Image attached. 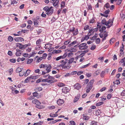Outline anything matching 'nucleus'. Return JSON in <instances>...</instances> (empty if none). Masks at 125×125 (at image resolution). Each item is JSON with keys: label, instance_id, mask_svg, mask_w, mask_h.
Listing matches in <instances>:
<instances>
[{"label": "nucleus", "instance_id": "nucleus-1", "mask_svg": "<svg viewBox=\"0 0 125 125\" xmlns=\"http://www.w3.org/2000/svg\"><path fill=\"white\" fill-rule=\"evenodd\" d=\"M40 68H43V70L42 72V74L44 75L46 73H48L51 71V69L52 68V66L50 65H47L46 64H41L39 66Z\"/></svg>", "mask_w": 125, "mask_h": 125}, {"label": "nucleus", "instance_id": "nucleus-2", "mask_svg": "<svg viewBox=\"0 0 125 125\" xmlns=\"http://www.w3.org/2000/svg\"><path fill=\"white\" fill-rule=\"evenodd\" d=\"M113 20L109 19L108 21L106 22L105 19H103L101 23L107 26V28H109L113 25Z\"/></svg>", "mask_w": 125, "mask_h": 125}, {"label": "nucleus", "instance_id": "nucleus-3", "mask_svg": "<svg viewBox=\"0 0 125 125\" xmlns=\"http://www.w3.org/2000/svg\"><path fill=\"white\" fill-rule=\"evenodd\" d=\"M52 8L53 7L52 6L49 7V6H46L43 8V10L45 11L47 15L50 16L53 14V12L54 10Z\"/></svg>", "mask_w": 125, "mask_h": 125}, {"label": "nucleus", "instance_id": "nucleus-4", "mask_svg": "<svg viewBox=\"0 0 125 125\" xmlns=\"http://www.w3.org/2000/svg\"><path fill=\"white\" fill-rule=\"evenodd\" d=\"M32 102L33 104L36 105V107L39 109H42L45 108V106L41 105V103L37 99L33 100Z\"/></svg>", "mask_w": 125, "mask_h": 125}, {"label": "nucleus", "instance_id": "nucleus-5", "mask_svg": "<svg viewBox=\"0 0 125 125\" xmlns=\"http://www.w3.org/2000/svg\"><path fill=\"white\" fill-rule=\"evenodd\" d=\"M15 44L16 47H18L21 50H23L25 49L29 45L28 44L23 45L19 43H16Z\"/></svg>", "mask_w": 125, "mask_h": 125}, {"label": "nucleus", "instance_id": "nucleus-6", "mask_svg": "<svg viewBox=\"0 0 125 125\" xmlns=\"http://www.w3.org/2000/svg\"><path fill=\"white\" fill-rule=\"evenodd\" d=\"M79 47L80 50H84L87 49L88 48V46L86 43H83L81 44Z\"/></svg>", "mask_w": 125, "mask_h": 125}, {"label": "nucleus", "instance_id": "nucleus-7", "mask_svg": "<svg viewBox=\"0 0 125 125\" xmlns=\"http://www.w3.org/2000/svg\"><path fill=\"white\" fill-rule=\"evenodd\" d=\"M48 83H54L55 82H56L57 81H55L53 77L50 76L49 74L48 75Z\"/></svg>", "mask_w": 125, "mask_h": 125}, {"label": "nucleus", "instance_id": "nucleus-8", "mask_svg": "<svg viewBox=\"0 0 125 125\" xmlns=\"http://www.w3.org/2000/svg\"><path fill=\"white\" fill-rule=\"evenodd\" d=\"M67 53H65L62 56H61L57 57L56 59V60L58 61L60 60L64 59L67 56Z\"/></svg>", "mask_w": 125, "mask_h": 125}, {"label": "nucleus", "instance_id": "nucleus-9", "mask_svg": "<svg viewBox=\"0 0 125 125\" xmlns=\"http://www.w3.org/2000/svg\"><path fill=\"white\" fill-rule=\"evenodd\" d=\"M62 90V92L65 94L69 93L70 91L69 89L66 87H63Z\"/></svg>", "mask_w": 125, "mask_h": 125}, {"label": "nucleus", "instance_id": "nucleus-10", "mask_svg": "<svg viewBox=\"0 0 125 125\" xmlns=\"http://www.w3.org/2000/svg\"><path fill=\"white\" fill-rule=\"evenodd\" d=\"M81 85L78 83H76L74 85V88L77 90H79L81 88Z\"/></svg>", "mask_w": 125, "mask_h": 125}, {"label": "nucleus", "instance_id": "nucleus-11", "mask_svg": "<svg viewBox=\"0 0 125 125\" xmlns=\"http://www.w3.org/2000/svg\"><path fill=\"white\" fill-rule=\"evenodd\" d=\"M94 83V81L91 80L89 82L87 86V88L91 89L93 87V84Z\"/></svg>", "mask_w": 125, "mask_h": 125}, {"label": "nucleus", "instance_id": "nucleus-12", "mask_svg": "<svg viewBox=\"0 0 125 125\" xmlns=\"http://www.w3.org/2000/svg\"><path fill=\"white\" fill-rule=\"evenodd\" d=\"M14 40L18 42H21L23 41L24 39L22 37H17L14 38Z\"/></svg>", "mask_w": 125, "mask_h": 125}, {"label": "nucleus", "instance_id": "nucleus-13", "mask_svg": "<svg viewBox=\"0 0 125 125\" xmlns=\"http://www.w3.org/2000/svg\"><path fill=\"white\" fill-rule=\"evenodd\" d=\"M64 101L63 99H59L57 101V104L59 105H61L64 103Z\"/></svg>", "mask_w": 125, "mask_h": 125}, {"label": "nucleus", "instance_id": "nucleus-14", "mask_svg": "<svg viewBox=\"0 0 125 125\" xmlns=\"http://www.w3.org/2000/svg\"><path fill=\"white\" fill-rule=\"evenodd\" d=\"M16 52L15 53V55L17 56H20L21 55L22 53V51L19 49L16 50Z\"/></svg>", "mask_w": 125, "mask_h": 125}, {"label": "nucleus", "instance_id": "nucleus-15", "mask_svg": "<svg viewBox=\"0 0 125 125\" xmlns=\"http://www.w3.org/2000/svg\"><path fill=\"white\" fill-rule=\"evenodd\" d=\"M73 62V63H76V61H74V58L73 57L71 58L68 61V63L71 64Z\"/></svg>", "mask_w": 125, "mask_h": 125}, {"label": "nucleus", "instance_id": "nucleus-16", "mask_svg": "<svg viewBox=\"0 0 125 125\" xmlns=\"http://www.w3.org/2000/svg\"><path fill=\"white\" fill-rule=\"evenodd\" d=\"M67 62V60H66L65 59H63L62 60H61L60 61V62L61 63V65H65L66 64Z\"/></svg>", "mask_w": 125, "mask_h": 125}, {"label": "nucleus", "instance_id": "nucleus-17", "mask_svg": "<svg viewBox=\"0 0 125 125\" xmlns=\"http://www.w3.org/2000/svg\"><path fill=\"white\" fill-rule=\"evenodd\" d=\"M33 20L34 25L35 27H37L39 25V22L36 19H34Z\"/></svg>", "mask_w": 125, "mask_h": 125}, {"label": "nucleus", "instance_id": "nucleus-18", "mask_svg": "<svg viewBox=\"0 0 125 125\" xmlns=\"http://www.w3.org/2000/svg\"><path fill=\"white\" fill-rule=\"evenodd\" d=\"M109 120L108 118V117L107 116H105L104 117L103 119V121L104 122V123H107Z\"/></svg>", "mask_w": 125, "mask_h": 125}, {"label": "nucleus", "instance_id": "nucleus-19", "mask_svg": "<svg viewBox=\"0 0 125 125\" xmlns=\"http://www.w3.org/2000/svg\"><path fill=\"white\" fill-rule=\"evenodd\" d=\"M52 44L50 43L46 44H45V48L46 49H48L51 47Z\"/></svg>", "mask_w": 125, "mask_h": 125}, {"label": "nucleus", "instance_id": "nucleus-20", "mask_svg": "<svg viewBox=\"0 0 125 125\" xmlns=\"http://www.w3.org/2000/svg\"><path fill=\"white\" fill-rule=\"evenodd\" d=\"M59 67H62L63 69H69L71 67L70 66H66L65 65H60Z\"/></svg>", "mask_w": 125, "mask_h": 125}, {"label": "nucleus", "instance_id": "nucleus-21", "mask_svg": "<svg viewBox=\"0 0 125 125\" xmlns=\"http://www.w3.org/2000/svg\"><path fill=\"white\" fill-rule=\"evenodd\" d=\"M31 72V71L28 69L27 70L25 73L24 76L27 77L28 76L30 73Z\"/></svg>", "mask_w": 125, "mask_h": 125}, {"label": "nucleus", "instance_id": "nucleus-22", "mask_svg": "<svg viewBox=\"0 0 125 125\" xmlns=\"http://www.w3.org/2000/svg\"><path fill=\"white\" fill-rule=\"evenodd\" d=\"M78 33L79 32L78 29H75L74 31H73V36L76 35L78 34Z\"/></svg>", "mask_w": 125, "mask_h": 125}, {"label": "nucleus", "instance_id": "nucleus-23", "mask_svg": "<svg viewBox=\"0 0 125 125\" xmlns=\"http://www.w3.org/2000/svg\"><path fill=\"white\" fill-rule=\"evenodd\" d=\"M30 78V79H36L38 78L39 77V76L38 75L36 76H33L31 75L30 76H29Z\"/></svg>", "mask_w": 125, "mask_h": 125}, {"label": "nucleus", "instance_id": "nucleus-24", "mask_svg": "<svg viewBox=\"0 0 125 125\" xmlns=\"http://www.w3.org/2000/svg\"><path fill=\"white\" fill-rule=\"evenodd\" d=\"M25 71L23 69L19 73V75L20 76H22L25 74Z\"/></svg>", "mask_w": 125, "mask_h": 125}, {"label": "nucleus", "instance_id": "nucleus-25", "mask_svg": "<svg viewBox=\"0 0 125 125\" xmlns=\"http://www.w3.org/2000/svg\"><path fill=\"white\" fill-rule=\"evenodd\" d=\"M50 115L51 117L54 118L58 116V115L57 114H53V113H52L50 114Z\"/></svg>", "mask_w": 125, "mask_h": 125}, {"label": "nucleus", "instance_id": "nucleus-26", "mask_svg": "<svg viewBox=\"0 0 125 125\" xmlns=\"http://www.w3.org/2000/svg\"><path fill=\"white\" fill-rule=\"evenodd\" d=\"M57 85L59 87H62L65 86V84L62 82H59L57 83Z\"/></svg>", "mask_w": 125, "mask_h": 125}, {"label": "nucleus", "instance_id": "nucleus-27", "mask_svg": "<svg viewBox=\"0 0 125 125\" xmlns=\"http://www.w3.org/2000/svg\"><path fill=\"white\" fill-rule=\"evenodd\" d=\"M106 29V27L105 26H103L99 30L101 32H102L104 30H105Z\"/></svg>", "mask_w": 125, "mask_h": 125}, {"label": "nucleus", "instance_id": "nucleus-28", "mask_svg": "<svg viewBox=\"0 0 125 125\" xmlns=\"http://www.w3.org/2000/svg\"><path fill=\"white\" fill-rule=\"evenodd\" d=\"M23 69V68H21L20 67H18L16 69V73H19Z\"/></svg>", "mask_w": 125, "mask_h": 125}, {"label": "nucleus", "instance_id": "nucleus-29", "mask_svg": "<svg viewBox=\"0 0 125 125\" xmlns=\"http://www.w3.org/2000/svg\"><path fill=\"white\" fill-rule=\"evenodd\" d=\"M77 43V41H75L72 42L70 44H69V46L71 47L73 46V45H75Z\"/></svg>", "mask_w": 125, "mask_h": 125}, {"label": "nucleus", "instance_id": "nucleus-30", "mask_svg": "<svg viewBox=\"0 0 125 125\" xmlns=\"http://www.w3.org/2000/svg\"><path fill=\"white\" fill-rule=\"evenodd\" d=\"M59 0H56L54 2H53V5L54 6H56L58 5V3L59 2Z\"/></svg>", "mask_w": 125, "mask_h": 125}, {"label": "nucleus", "instance_id": "nucleus-31", "mask_svg": "<svg viewBox=\"0 0 125 125\" xmlns=\"http://www.w3.org/2000/svg\"><path fill=\"white\" fill-rule=\"evenodd\" d=\"M42 41V39H39V40H37L36 41V43L37 45H40L41 43V42Z\"/></svg>", "mask_w": 125, "mask_h": 125}, {"label": "nucleus", "instance_id": "nucleus-32", "mask_svg": "<svg viewBox=\"0 0 125 125\" xmlns=\"http://www.w3.org/2000/svg\"><path fill=\"white\" fill-rule=\"evenodd\" d=\"M33 59H28L27 61V64H29L31 63L33 61Z\"/></svg>", "mask_w": 125, "mask_h": 125}, {"label": "nucleus", "instance_id": "nucleus-33", "mask_svg": "<svg viewBox=\"0 0 125 125\" xmlns=\"http://www.w3.org/2000/svg\"><path fill=\"white\" fill-rule=\"evenodd\" d=\"M62 52L61 50H54L53 52L52 53H59L61 52Z\"/></svg>", "mask_w": 125, "mask_h": 125}, {"label": "nucleus", "instance_id": "nucleus-34", "mask_svg": "<svg viewBox=\"0 0 125 125\" xmlns=\"http://www.w3.org/2000/svg\"><path fill=\"white\" fill-rule=\"evenodd\" d=\"M8 40L10 42H11L13 41V37L10 36H9L8 38Z\"/></svg>", "mask_w": 125, "mask_h": 125}, {"label": "nucleus", "instance_id": "nucleus-35", "mask_svg": "<svg viewBox=\"0 0 125 125\" xmlns=\"http://www.w3.org/2000/svg\"><path fill=\"white\" fill-rule=\"evenodd\" d=\"M89 38V37L88 35L85 36L84 38H83L82 40H83V41L84 40H88Z\"/></svg>", "mask_w": 125, "mask_h": 125}, {"label": "nucleus", "instance_id": "nucleus-36", "mask_svg": "<svg viewBox=\"0 0 125 125\" xmlns=\"http://www.w3.org/2000/svg\"><path fill=\"white\" fill-rule=\"evenodd\" d=\"M65 3L64 1H62L61 3V8H63L65 6Z\"/></svg>", "mask_w": 125, "mask_h": 125}, {"label": "nucleus", "instance_id": "nucleus-37", "mask_svg": "<svg viewBox=\"0 0 125 125\" xmlns=\"http://www.w3.org/2000/svg\"><path fill=\"white\" fill-rule=\"evenodd\" d=\"M35 97H36L37 98H40L41 96V94H34Z\"/></svg>", "mask_w": 125, "mask_h": 125}, {"label": "nucleus", "instance_id": "nucleus-38", "mask_svg": "<svg viewBox=\"0 0 125 125\" xmlns=\"http://www.w3.org/2000/svg\"><path fill=\"white\" fill-rule=\"evenodd\" d=\"M100 40L99 38H97L95 42L97 44H98L100 43Z\"/></svg>", "mask_w": 125, "mask_h": 125}, {"label": "nucleus", "instance_id": "nucleus-39", "mask_svg": "<svg viewBox=\"0 0 125 125\" xmlns=\"http://www.w3.org/2000/svg\"><path fill=\"white\" fill-rule=\"evenodd\" d=\"M97 122H96L93 121L91 123V125H97Z\"/></svg>", "mask_w": 125, "mask_h": 125}, {"label": "nucleus", "instance_id": "nucleus-40", "mask_svg": "<svg viewBox=\"0 0 125 125\" xmlns=\"http://www.w3.org/2000/svg\"><path fill=\"white\" fill-rule=\"evenodd\" d=\"M99 72L98 71H96L94 73V76H96L98 75L99 74Z\"/></svg>", "mask_w": 125, "mask_h": 125}, {"label": "nucleus", "instance_id": "nucleus-41", "mask_svg": "<svg viewBox=\"0 0 125 125\" xmlns=\"http://www.w3.org/2000/svg\"><path fill=\"white\" fill-rule=\"evenodd\" d=\"M42 57L38 58H37L36 61V62L38 63L40 62L42 60Z\"/></svg>", "mask_w": 125, "mask_h": 125}, {"label": "nucleus", "instance_id": "nucleus-42", "mask_svg": "<svg viewBox=\"0 0 125 125\" xmlns=\"http://www.w3.org/2000/svg\"><path fill=\"white\" fill-rule=\"evenodd\" d=\"M89 118L88 116L86 115L83 116V119L84 120H87L89 119Z\"/></svg>", "mask_w": 125, "mask_h": 125}, {"label": "nucleus", "instance_id": "nucleus-43", "mask_svg": "<svg viewBox=\"0 0 125 125\" xmlns=\"http://www.w3.org/2000/svg\"><path fill=\"white\" fill-rule=\"evenodd\" d=\"M40 70L39 69H37L35 70L34 71V72L36 73H38L39 74H41V73L40 72Z\"/></svg>", "mask_w": 125, "mask_h": 125}, {"label": "nucleus", "instance_id": "nucleus-44", "mask_svg": "<svg viewBox=\"0 0 125 125\" xmlns=\"http://www.w3.org/2000/svg\"><path fill=\"white\" fill-rule=\"evenodd\" d=\"M70 42V40H67V41H65L63 43V44L64 45H67L68 44H69Z\"/></svg>", "mask_w": 125, "mask_h": 125}, {"label": "nucleus", "instance_id": "nucleus-45", "mask_svg": "<svg viewBox=\"0 0 125 125\" xmlns=\"http://www.w3.org/2000/svg\"><path fill=\"white\" fill-rule=\"evenodd\" d=\"M41 46L40 45H37L35 47V49L37 50H39L41 47Z\"/></svg>", "mask_w": 125, "mask_h": 125}, {"label": "nucleus", "instance_id": "nucleus-46", "mask_svg": "<svg viewBox=\"0 0 125 125\" xmlns=\"http://www.w3.org/2000/svg\"><path fill=\"white\" fill-rule=\"evenodd\" d=\"M33 95H31V96H30L29 97H28V99L29 100H32L34 98V94H33Z\"/></svg>", "mask_w": 125, "mask_h": 125}, {"label": "nucleus", "instance_id": "nucleus-47", "mask_svg": "<svg viewBox=\"0 0 125 125\" xmlns=\"http://www.w3.org/2000/svg\"><path fill=\"white\" fill-rule=\"evenodd\" d=\"M69 30L71 32L73 33V31L75 30V28L74 27H72L71 28H70Z\"/></svg>", "mask_w": 125, "mask_h": 125}, {"label": "nucleus", "instance_id": "nucleus-48", "mask_svg": "<svg viewBox=\"0 0 125 125\" xmlns=\"http://www.w3.org/2000/svg\"><path fill=\"white\" fill-rule=\"evenodd\" d=\"M110 5L108 3H107L104 6V7H105L106 9H108L109 8Z\"/></svg>", "mask_w": 125, "mask_h": 125}, {"label": "nucleus", "instance_id": "nucleus-49", "mask_svg": "<svg viewBox=\"0 0 125 125\" xmlns=\"http://www.w3.org/2000/svg\"><path fill=\"white\" fill-rule=\"evenodd\" d=\"M101 112L100 110H97L96 111V114L97 115H100Z\"/></svg>", "mask_w": 125, "mask_h": 125}, {"label": "nucleus", "instance_id": "nucleus-50", "mask_svg": "<svg viewBox=\"0 0 125 125\" xmlns=\"http://www.w3.org/2000/svg\"><path fill=\"white\" fill-rule=\"evenodd\" d=\"M103 104V102H100L97 103L96 105V106H98Z\"/></svg>", "mask_w": 125, "mask_h": 125}, {"label": "nucleus", "instance_id": "nucleus-51", "mask_svg": "<svg viewBox=\"0 0 125 125\" xmlns=\"http://www.w3.org/2000/svg\"><path fill=\"white\" fill-rule=\"evenodd\" d=\"M105 72L104 71H102L100 74V75L101 77H103L104 76Z\"/></svg>", "mask_w": 125, "mask_h": 125}, {"label": "nucleus", "instance_id": "nucleus-52", "mask_svg": "<svg viewBox=\"0 0 125 125\" xmlns=\"http://www.w3.org/2000/svg\"><path fill=\"white\" fill-rule=\"evenodd\" d=\"M47 55L46 53H44L43 54L42 56V59H45L46 58Z\"/></svg>", "mask_w": 125, "mask_h": 125}, {"label": "nucleus", "instance_id": "nucleus-53", "mask_svg": "<svg viewBox=\"0 0 125 125\" xmlns=\"http://www.w3.org/2000/svg\"><path fill=\"white\" fill-rule=\"evenodd\" d=\"M73 53L71 52H70L68 53V54H67V56H68V57H71L73 56Z\"/></svg>", "mask_w": 125, "mask_h": 125}, {"label": "nucleus", "instance_id": "nucleus-54", "mask_svg": "<svg viewBox=\"0 0 125 125\" xmlns=\"http://www.w3.org/2000/svg\"><path fill=\"white\" fill-rule=\"evenodd\" d=\"M93 31V30L92 29L89 30V33H88V36H90L91 35V33H92Z\"/></svg>", "mask_w": 125, "mask_h": 125}, {"label": "nucleus", "instance_id": "nucleus-55", "mask_svg": "<svg viewBox=\"0 0 125 125\" xmlns=\"http://www.w3.org/2000/svg\"><path fill=\"white\" fill-rule=\"evenodd\" d=\"M89 26L88 25H85L84 28V30L85 31L88 30L89 29Z\"/></svg>", "mask_w": 125, "mask_h": 125}, {"label": "nucleus", "instance_id": "nucleus-56", "mask_svg": "<svg viewBox=\"0 0 125 125\" xmlns=\"http://www.w3.org/2000/svg\"><path fill=\"white\" fill-rule=\"evenodd\" d=\"M125 62V57H124L119 62V63H122Z\"/></svg>", "mask_w": 125, "mask_h": 125}, {"label": "nucleus", "instance_id": "nucleus-57", "mask_svg": "<svg viewBox=\"0 0 125 125\" xmlns=\"http://www.w3.org/2000/svg\"><path fill=\"white\" fill-rule=\"evenodd\" d=\"M70 51L72 52H75L77 50L75 48H72L70 49Z\"/></svg>", "mask_w": 125, "mask_h": 125}, {"label": "nucleus", "instance_id": "nucleus-58", "mask_svg": "<svg viewBox=\"0 0 125 125\" xmlns=\"http://www.w3.org/2000/svg\"><path fill=\"white\" fill-rule=\"evenodd\" d=\"M55 107L54 106H52L48 107V109L50 110H52L55 108Z\"/></svg>", "mask_w": 125, "mask_h": 125}, {"label": "nucleus", "instance_id": "nucleus-59", "mask_svg": "<svg viewBox=\"0 0 125 125\" xmlns=\"http://www.w3.org/2000/svg\"><path fill=\"white\" fill-rule=\"evenodd\" d=\"M94 18H93L90 21L89 23H93L94 22Z\"/></svg>", "mask_w": 125, "mask_h": 125}, {"label": "nucleus", "instance_id": "nucleus-60", "mask_svg": "<svg viewBox=\"0 0 125 125\" xmlns=\"http://www.w3.org/2000/svg\"><path fill=\"white\" fill-rule=\"evenodd\" d=\"M115 39L114 38H112L110 40V43L112 44L115 41Z\"/></svg>", "mask_w": 125, "mask_h": 125}, {"label": "nucleus", "instance_id": "nucleus-61", "mask_svg": "<svg viewBox=\"0 0 125 125\" xmlns=\"http://www.w3.org/2000/svg\"><path fill=\"white\" fill-rule=\"evenodd\" d=\"M102 26V25L101 24V23H98V24L97 25V28L100 29L101 28V27Z\"/></svg>", "mask_w": 125, "mask_h": 125}, {"label": "nucleus", "instance_id": "nucleus-62", "mask_svg": "<svg viewBox=\"0 0 125 125\" xmlns=\"http://www.w3.org/2000/svg\"><path fill=\"white\" fill-rule=\"evenodd\" d=\"M42 32V30L41 29H38L37 31V33L38 34H39Z\"/></svg>", "mask_w": 125, "mask_h": 125}, {"label": "nucleus", "instance_id": "nucleus-63", "mask_svg": "<svg viewBox=\"0 0 125 125\" xmlns=\"http://www.w3.org/2000/svg\"><path fill=\"white\" fill-rule=\"evenodd\" d=\"M13 69L12 68H11L9 70V73L10 75H11L13 72Z\"/></svg>", "mask_w": 125, "mask_h": 125}, {"label": "nucleus", "instance_id": "nucleus-64", "mask_svg": "<svg viewBox=\"0 0 125 125\" xmlns=\"http://www.w3.org/2000/svg\"><path fill=\"white\" fill-rule=\"evenodd\" d=\"M30 80L29 77H28L25 80L24 82L25 83H27Z\"/></svg>", "mask_w": 125, "mask_h": 125}]
</instances>
